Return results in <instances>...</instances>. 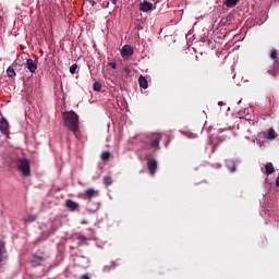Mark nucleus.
I'll use <instances>...</instances> for the list:
<instances>
[{
	"label": "nucleus",
	"mask_w": 279,
	"mask_h": 279,
	"mask_svg": "<svg viewBox=\"0 0 279 279\" xmlns=\"http://www.w3.org/2000/svg\"><path fill=\"white\" fill-rule=\"evenodd\" d=\"M63 123L65 128H69L73 134L80 130V117L75 111H66L63 113Z\"/></svg>",
	"instance_id": "obj_1"
},
{
	"label": "nucleus",
	"mask_w": 279,
	"mask_h": 279,
	"mask_svg": "<svg viewBox=\"0 0 279 279\" xmlns=\"http://www.w3.org/2000/svg\"><path fill=\"white\" fill-rule=\"evenodd\" d=\"M15 165L17 171H20L24 178H29V175H32V167L29 163V159L19 158Z\"/></svg>",
	"instance_id": "obj_2"
},
{
	"label": "nucleus",
	"mask_w": 279,
	"mask_h": 279,
	"mask_svg": "<svg viewBox=\"0 0 279 279\" xmlns=\"http://www.w3.org/2000/svg\"><path fill=\"white\" fill-rule=\"evenodd\" d=\"M270 58L271 60H275L272 69H269L267 71L268 75H271L272 77H278L279 74V59H278V50L274 49L270 51Z\"/></svg>",
	"instance_id": "obj_3"
},
{
	"label": "nucleus",
	"mask_w": 279,
	"mask_h": 279,
	"mask_svg": "<svg viewBox=\"0 0 279 279\" xmlns=\"http://www.w3.org/2000/svg\"><path fill=\"white\" fill-rule=\"evenodd\" d=\"M46 260L45 253H35L31 257V265L33 267H40L43 263Z\"/></svg>",
	"instance_id": "obj_4"
},
{
	"label": "nucleus",
	"mask_w": 279,
	"mask_h": 279,
	"mask_svg": "<svg viewBox=\"0 0 279 279\" xmlns=\"http://www.w3.org/2000/svg\"><path fill=\"white\" fill-rule=\"evenodd\" d=\"M153 2H149L147 0L141 2L138 5L140 12H151L153 10H156V0H153Z\"/></svg>",
	"instance_id": "obj_5"
},
{
	"label": "nucleus",
	"mask_w": 279,
	"mask_h": 279,
	"mask_svg": "<svg viewBox=\"0 0 279 279\" xmlns=\"http://www.w3.org/2000/svg\"><path fill=\"white\" fill-rule=\"evenodd\" d=\"M160 138L161 136L158 133L151 135L149 143L150 149H160Z\"/></svg>",
	"instance_id": "obj_6"
},
{
	"label": "nucleus",
	"mask_w": 279,
	"mask_h": 279,
	"mask_svg": "<svg viewBox=\"0 0 279 279\" xmlns=\"http://www.w3.org/2000/svg\"><path fill=\"white\" fill-rule=\"evenodd\" d=\"M147 168H148L150 175H155L156 169H158V161H156V159H154V158H148L147 159Z\"/></svg>",
	"instance_id": "obj_7"
},
{
	"label": "nucleus",
	"mask_w": 279,
	"mask_h": 279,
	"mask_svg": "<svg viewBox=\"0 0 279 279\" xmlns=\"http://www.w3.org/2000/svg\"><path fill=\"white\" fill-rule=\"evenodd\" d=\"M25 69L29 71V73H36L38 70V62L33 59H27L25 63Z\"/></svg>",
	"instance_id": "obj_8"
},
{
	"label": "nucleus",
	"mask_w": 279,
	"mask_h": 279,
	"mask_svg": "<svg viewBox=\"0 0 279 279\" xmlns=\"http://www.w3.org/2000/svg\"><path fill=\"white\" fill-rule=\"evenodd\" d=\"M121 56L122 58H130V56H134V48L130 45H125L121 49Z\"/></svg>",
	"instance_id": "obj_9"
},
{
	"label": "nucleus",
	"mask_w": 279,
	"mask_h": 279,
	"mask_svg": "<svg viewBox=\"0 0 279 279\" xmlns=\"http://www.w3.org/2000/svg\"><path fill=\"white\" fill-rule=\"evenodd\" d=\"M85 196L87 197V199H93V197H99V191L89 187L85 191Z\"/></svg>",
	"instance_id": "obj_10"
},
{
	"label": "nucleus",
	"mask_w": 279,
	"mask_h": 279,
	"mask_svg": "<svg viewBox=\"0 0 279 279\" xmlns=\"http://www.w3.org/2000/svg\"><path fill=\"white\" fill-rule=\"evenodd\" d=\"M9 128L10 123H8V120H5V118L0 119V132L2 134H8Z\"/></svg>",
	"instance_id": "obj_11"
},
{
	"label": "nucleus",
	"mask_w": 279,
	"mask_h": 279,
	"mask_svg": "<svg viewBox=\"0 0 279 279\" xmlns=\"http://www.w3.org/2000/svg\"><path fill=\"white\" fill-rule=\"evenodd\" d=\"M65 206L69 210H72L74 213V210H77V208H80V204H77L75 201L72 199H68L65 202Z\"/></svg>",
	"instance_id": "obj_12"
},
{
	"label": "nucleus",
	"mask_w": 279,
	"mask_h": 279,
	"mask_svg": "<svg viewBox=\"0 0 279 279\" xmlns=\"http://www.w3.org/2000/svg\"><path fill=\"white\" fill-rule=\"evenodd\" d=\"M138 84H140V88H144V89L148 88V86H149L147 78H145V76H143V75H141L138 77Z\"/></svg>",
	"instance_id": "obj_13"
},
{
	"label": "nucleus",
	"mask_w": 279,
	"mask_h": 279,
	"mask_svg": "<svg viewBox=\"0 0 279 279\" xmlns=\"http://www.w3.org/2000/svg\"><path fill=\"white\" fill-rule=\"evenodd\" d=\"M267 175H271V173H276V168H274V163L268 162L265 165Z\"/></svg>",
	"instance_id": "obj_14"
},
{
	"label": "nucleus",
	"mask_w": 279,
	"mask_h": 279,
	"mask_svg": "<svg viewBox=\"0 0 279 279\" xmlns=\"http://www.w3.org/2000/svg\"><path fill=\"white\" fill-rule=\"evenodd\" d=\"M3 254H5V243L0 241V265L3 263Z\"/></svg>",
	"instance_id": "obj_15"
},
{
	"label": "nucleus",
	"mask_w": 279,
	"mask_h": 279,
	"mask_svg": "<svg viewBox=\"0 0 279 279\" xmlns=\"http://www.w3.org/2000/svg\"><path fill=\"white\" fill-rule=\"evenodd\" d=\"M266 138H267L268 141H274V140H276V131H274V129H269V130H268V133H267V135H266Z\"/></svg>",
	"instance_id": "obj_16"
},
{
	"label": "nucleus",
	"mask_w": 279,
	"mask_h": 279,
	"mask_svg": "<svg viewBox=\"0 0 279 279\" xmlns=\"http://www.w3.org/2000/svg\"><path fill=\"white\" fill-rule=\"evenodd\" d=\"M117 266H118L117 263L111 262L110 265H107V266H105V267L102 268V271H104L105 274H108V272L110 271V269H114V267H117Z\"/></svg>",
	"instance_id": "obj_17"
},
{
	"label": "nucleus",
	"mask_w": 279,
	"mask_h": 279,
	"mask_svg": "<svg viewBox=\"0 0 279 279\" xmlns=\"http://www.w3.org/2000/svg\"><path fill=\"white\" fill-rule=\"evenodd\" d=\"M236 3H239V0H226L225 5L227 8H236Z\"/></svg>",
	"instance_id": "obj_18"
},
{
	"label": "nucleus",
	"mask_w": 279,
	"mask_h": 279,
	"mask_svg": "<svg viewBox=\"0 0 279 279\" xmlns=\"http://www.w3.org/2000/svg\"><path fill=\"white\" fill-rule=\"evenodd\" d=\"M110 156H112V154H110V151H104L100 155V158H101V160H104L106 162V161L110 160Z\"/></svg>",
	"instance_id": "obj_19"
},
{
	"label": "nucleus",
	"mask_w": 279,
	"mask_h": 279,
	"mask_svg": "<svg viewBox=\"0 0 279 279\" xmlns=\"http://www.w3.org/2000/svg\"><path fill=\"white\" fill-rule=\"evenodd\" d=\"M227 167L231 171V173H234L236 171V166L234 165V161H228Z\"/></svg>",
	"instance_id": "obj_20"
},
{
	"label": "nucleus",
	"mask_w": 279,
	"mask_h": 279,
	"mask_svg": "<svg viewBox=\"0 0 279 279\" xmlns=\"http://www.w3.org/2000/svg\"><path fill=\"white\" fill-rule=\"evenodd\" d=\"M105 186H110L112 185V178L111 177H105L102 180Z\"/></svg>",
	"instance_id": "obj_21"
},
{
	"label": "nucleus",
	"mask_w": 279,
	"mask_h": 279,
	"mask_svg": "<svg viewBox=\"0 0 279 279\" xmlns=\"http://www.w3.org/2000/svg\"><path fill=\"white\" fill-rule=\"evenodd\" d=\"M8 77H16V72L12 68L7 70Z\"/></svg>",
	"instance_id": "obj_22"
},
{
	"label": "nucleus",
	"mask_w": 279,
	"mask_h": 279,
	"mask_svg": "<svg viewBox=\"0 0 279 279\" xmlns=\"http://www.w3.org/2000/svg\"><path fill=\"white\" fill-rule=\"evenodd\" d=\"M93 90L99 93V90H101V84L99 82H95L93 85Z\"/></svg>",
	"instance_id": "obj_23"
},
{
	"label": "nucleus",
	"mask_w": 279,
	"mask_h": 279,
	"mask_svg": "<svg viewBox=\"0 0 279 279\" xmlns=\"http://www.w3.org/2000/svg\"><path fill=\"white\" fill-rule=\"evenodd\" d=\"M75 71H77V63H74L70 66V73L75 75Z\"/></svg>",
	"instance_id": "obj_24"
},
{
	"label": "nucleus",
	"mask_w": 279,
	"mask_h": 279,
	"mask_svg": "<svg viewBox=\"0 0 279 279\" xmlns=\"http://www.w3.org/2000/svg\"><path fill=\"white\" fill-rule=\"evenodd\" d=\"M184 135L186 138H197V134L191 133V132H185Z\"/></svg>",
	"instance_id": "obj_25"
},
{
	"label": "nucleus",
	"mask_w": 279,
	"mask_h": 279,
	"mask_svg": "<svg viewBox=\"0 0 279 279\" xmlns=\"http://www.w3.org/2000/svg\"><path fill=\"white\" fill-rule=\"evenodd\" d=\"M25 221H28L29 223H32L33 221H36V216L31 215V216L25 218Z\"/></svg>",
	"instance_id": "obj_26"
},
{
	"label": "nucleus",
	"mask_w": 279,
	"mask_h": 279,
	"mask_svg": "<svg viewBox=\"0 0 279 279\" xmlns=\"http://www.w3.org/2000/svg\"><path fill=\"white\" fill-rule=\"evenodd\" d=\"M78 241H81L82 243H85V241H88V238H86L85 235H80Z\"/></svg>",
	"instance_id": "obj_27"
},
{
	"label": "nucleus",
	"mask_w": 279,
	"mask_h": 279,
	"mask_svg": "<svg viewBox=\"0 0 279 279\" xmlns=\"http://www.w3.org/2000/svg\"><path fill=\"white\" fill-rule=\"evenodd\" d=\"M108 65L111 66V69H117V63L116 62H109Z\"/></svg>",
	"instance_id": "obj_28"
},
{
	"label": "nucleus",
	"mask_w": 279,
	"mask_h": 279,
	"mask_svg": "<svg viewBox=\"0 0 279 279\" xmlns=\"http://www.w3.org/2000/svg\"><path fill=\"white\" fill-rule=\"evenodd\" d=\"M124 73H126V75H130V73H132V70H130L129 66L124 68Z\"/></svg>",
	"instance_id": "obj_29"
},
{
	"label": "nucleus",
	"mask_w": 279,
	"mask_h": 279,
	"mask_svg": "<svg viewBox=\"0 0 279 279\" xmlns=\"http://www.w3.org/2000/svg\"><path fill=\"white\" fill-rule=\"evenodd\" d=\"M81 279H90V277L88 276V274H84L82 275Z\"/></svg>",
	"instance_id": "obj_30"
},
{
	"label": "nucleus",
	"mask_w": 279,
	"mask_h": 279,
	"mask_svg": "<svg viewBox=\"0 0 279 279\" xmlns=\"http://www.w3.org/2000/svg\"><path fill=\"white\" fill-rule=\"evenodd\" d=\"M110 3H112V5H117V3L119 2V0H108Z\"/></svg>",
	"instance_id": "obj_31"
},
{
	"label": "nucleus",
	"mask_w": 279,
	"mask_h": 279,
	"mask_svg": "<svg viewBox=\"0 0 279 279\" xmlns=\"http://www.w3.org/2000/svg\"><path fill=\"white\" fill-rule=\"evenodd\" d=\"M136 29L141 31L143 29V26L141 24H136Z\"/></svg>",
	"instance_id": "obj_32"
},
{
	"label": "nucleus",
	"mask_w": 279,
	"mask_h": 279,
	"mask_svg": "<svg viewBox=\"0 0 279 279\" xmlns=\"http://www.w3.org/2000/svg\"><path fill=\"white\" fill-rule=\"evenodd\" d=\"M108 5H110V2H109V1L104 2V7H105V8H108Z\"/></svg>",
	"instance_id": "obj_33"
},
{
	"label": "nucleus",
	"mask_w": 279,
	"mask_h": 279,
	"mask_svg": "<svg viewBox=\"0 0 279 279\" xmlns=\"http://www.w3.org/2000/svg\"><path fill=\"white\" fill-rule=\"evenodd\" d=\"M90 3H92V5H95L96 2H95V0H90Z\"/></svg>",
	"instance_id": "obj_34"
}]
</instances>
